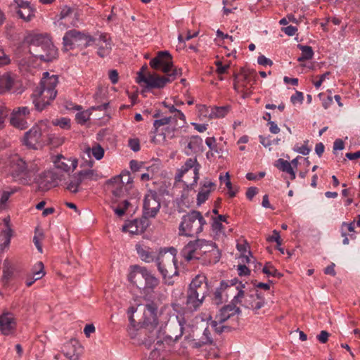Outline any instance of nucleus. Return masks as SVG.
<instances>
[{
	"label": "nucleus",
	"instance_id": "obj_1",
	"mask_svg": "<svg viewBox=\"0 0 360 360\" xmlns=\"http://www.w3.org/2000/svg\"><path fill=\"white\" fill-rule=\"evenodd\" d=\"M150 65L155 70H160L167 75V77L157 74H145L143 70H146L147 67H142L141 71L138 73L136 82L139 84L143 83L148 88H162L182 73L181 69L173 68L172 57L167 51L158 52L150 61Z\"/></svg>",
	"mask_w": 360,
	"mask_h": 360
},
{
	"label": "nucleus",
	"instance_id": "obj_2",
	"mask_svg": "<svg viewBox=\"0 0 360 360\" xmlns=\"http://www.w3.org/2000/svg\"><path fill=\"white\" fill-rule=\"evenodd\" d=\"M163 104L172 115L164 116L154 121L153 131H152L154 136L152 140L155 143L160 142V140L156 139L158 136H162V141L167 138L173 139L175 136V132L186 124V116L181 110L176 109L174 105H169L165 102Z\"/></svg>",
	"mask_w": 360,
	"mask_h": 360
},
{
	"label": "nucleus",
	"instance_id": "obj_3",
	"mask_svg": "<svg viewBox=\"0 0 360 360\" xmlns=\"http://www.w3.org/2000/svg\"><path fill=\"white\" fill-rule=\"evenodd\" d=\"M29 45V52L36 58L50 62L58 56V49L47 34L31 33L25 39Z\"/></svg>",
	"mask_w": 360,
	"mask_h": 360
},
{
	"label": "nucleus",
	"instance_id": "obj_4",
	"mask_svg": "<svg viewBox=\"0 0 360 360\" xmlns=\"http://www.w3.org/2000/svg\"><path fill=\"white\" fill-rule=\"evenodd\" d=\"M58 83L57 75L43 73L40 85L33 92V103L37 110L41 111L57 95L56 87Z\"/></svg>",
	"mask_w": 360,
	"mask_h": 360
},
{
	"label": "nucleus",
	"instance_id": "obj_5",
	"mask_svg": "<svg viewBox=\"0 0 360 360\" xmlns=\"http://www.w3.org/2000/svg\"><path fill=\"white\" fill-rule=\"evenodd\" d=\"M37 161H25L18 155L12 157L9 162V173L14 181L28 184L39 171Z\"/></svg>",
	"mask_w": 360,
	"mask_h": 360
},
{
	"label": "nucleus",
	"instance_id": "obj_6",
	"mask_svg": "<svg viewBox=\"0 0 360 360\" xmlns=\"http://www.w3.org/2000/svg\"><path fill=\"white\" fill-rule=\"evenodd\" d=\"M167 328H168V330L169 334L167 335V339L162 340L158 334L153 337V338H150L148 340H146L144 344L150 347L152 343L154 344V349L150 353V355L155 356L158 351H160L162 349V345H164V342H167V339L172 340L174 342L177 341L184 334H186V333L189 332L190 323H188V321L186 319L184 316H176V322L173 323H171L169 325H167Z\"/></svg>",
	"mask_w": 360,
	"mask_h": 360
},
{
	"label": "nucleus",
	"instance_id": "obj_7",
	"mask_svg": "<svg viewBox=\"0 0 360 360\" xmlns=\"http://www.w3.org/2000/svg\"><path fill=\"white\" fill-rule=\"evenodd\" d=\"M207 222L200 212L193 210L184 215L179 226V234L187 237H198Z\"/></svg>",
	"mask_w": 360,
	"mask_h": 360
},
{
	"label": "nucleus",
	"instance_id": "obj_8",
	"mask_svg": "<svg viewBox=\"0 0 360 360\" xmlns=\"http://www.w3.org/2000/svg\"><path fill=\"white\" fill-rule=\"evenodd\" d=\"M51 139L48 122L41 121L25 133L24 143L30 148L38 149L46 144H52Z\"/></svg>",
	"mask_w": 360,
	"mask_h": 360
},
{
	"label": "nucleus",
	"instance_id": "obj_9",
	"mask_svg": "<svg viewBox=\"0 0 360 360\" xmlns=\"http://www.w3.org/2000/svg\"><path fill=\"white\" fill-rule=\"evenodd\" d=\"M216 245L212 241L205 239H196L188 243L182 250V255L186 261L201 260L205 257Z\"/></svg>",
	"mask_w": 360,
	"mask_h": 360
},
{
	"label": "nucleus",
	"instance_id": "obj_10",
	"mask_svg": "<svg viewBox=\"0 0 360 360\" xmlns=\"http://www.w3.org/2000/svg\"><path fill=\"white\" fill-rule=\"evenodd\" d=\"M155 263L164 278L177 275L176 250L174 248L160 250L157 255Z\"/></svg>",
	"mask_w": 360,
	"mask_h": 360
},
{
	"label": "nucleus",
	"instance_id": "obj_11",
	"mask_svg": "<svg viewBox=\"0 0 360 360\" xmlns=\"http://www.w3.org/2000/svg\"><path fill=\"white\" fill-rule=\"evenodd\" d=\"M133 179L129 172H122L120 175L111 178L107 184L112 193V202H117V199L124 197L125 193L131 187Z\"/></svg>",
	"mask_w": 360,
	"mask_h": 360
},
{
	"label": "nucleus",
	"instance_id": "obj_12",
	"mask_svg": "<svg viewBox=\"0 0 360 360\" xmlns=\"http://www.w3.org/2000/svg\"><path fill=\"white\" fill-rule=\"evenodd\" d=\"M200 168L201 165L196 158H188L179 170L176 179L178 181H184L187 186H194L199 179Z\"/></svg>",
	"mask_w": 360,
	"mask_h": 360
},
{
	"label": "nucleus",
	"instance_id": "obj_13",
	"mask_svg": "<svg viewBox=\"0 0 360 360\" xmlns=\"http://www.w3.org/2000/svg\"><path fill=\"white\" fill-rule=\"evenodd\" d=\"M257 78L256 71L250 69H243L240 72L236 75L234 79V89L238 92L243 94V97L245 98L250 95V89L253 87Z\"/></svg>",
	"mask_w": 360,
	"mask_h": 360
},
{
	"label": "nucleus",
	"instance_id": "obj_14",
	"mask_svg": "<svg viewBox=\"0 0 360 360\" xmlns=\"http://www.w3.org/2000/svg\"><path fill=\"white\" fill-rule=\"evenodd\" d=\"M240 312L241 311L239 307L234 306L231 303L225 305L216 315L214 320L211 323V326L217 333H221L231 327L223 325V323L229 319H233L235 316L239 315Z\"/></svg>",
	"mask_w": 360,
	"mask_h": 360
},
{
	"label": "nucleus",
	"instance_id": "obj_15",
	"mask_svg": "<svg viewBox=\"0 0 360 360\" xmlns=\"http://www.w3.org/2000/svg\"><path fill=\"white\" fill-rule=\"evenodd\" d=\"M63 40V46L65 50L68 51L76 46L87 47L91 46L93 37L76 30H72L65 34Z\"/></svg>",
	"mask_w": 360,
	"mask_h": 360
},
{
	"label": "nucleus",
	"instance_id": "obj_16",
	"mask_svg": "<svg viewBox=\"0 0 360 360\" xmlns=\"http://www.w3.org/2000/svg\"><path fill=\"white\" fill-rule=\"evenodd\" d=\"M237 279L234 278L227 281H221L220 286L216 289L214 292L212 302L214 304L219 305L226 301L229 296L233 295L234 292L237 290L236 286Z\"/></svg>",
	"mask_w": 360,
	"mask_h": 360
},
{
	"label": "nucleus",
	"instance_id": "obj_17",
	"mask_svg": "<svg viewBox=\"0 0 360 360\" xmlns=\"http://www.w3.org/2000/svg\"><path fill=\"white\" fill-rule=\"evenodd\" d=\"M160 208V195L156 191L149 190L143 200V214L146 218L155 217Z\"/></svg>",
	"mask_w": 360,
	"mask_h": 360
},
{
	"label": "nucleus",
	"instance_id": "obj_18",
	"mask_svg": "<svg viewBox=\"0 0 360 360\" xmlns=\"http://www.w3.org/2000/svg\"><path fill=\"white\" fill-rule=\"evenodd\" d=\"M158 305L153 302H150L146 304L143 311L144 323L150 326L152 330L150 332L148 338H153L160 332V328L158 327Z\"/></svg>",
	"mask_w": 360,
	"mask_h": 360
},
{
	"label": "nucleus",
	"instance_id": "obj_19",
	"mask_svg": "<svg viewBox=\"0 0 360 360\" xmlns=\"http://www.w3.org/2000/svg\"><path fill=\"white\" fill-rule=\"evenodd\" d=\"M62 176L63 175L55 169L42 172L37 179L39 189L42 191L49 190L58 184V182L62 179Z\"/></svg>",
	"mask_w": 360,
	"mask_h": 360
},
{
	"label": "nucleus",
	"instance_id": "obj_20",
	"mask_svg": "<svg viewBox=\"0 0 360 360\" xmlns=\"http://www.w3.org/2000/svg\"><path fill=\"white\" fill-rule=\"evenodd\" d=\"M30 114V111L27 107L14 108L10 117L11 124L17 129H25L28 127L27 120Z\"/></svg>",
	"mask_w": 360,
	"mask_h": 360
},
{
	"label": "nucleus",
	"instance_id": "obj_21",
	"mask_svg": "<svg viewBox=\"0 0 360 360\" xmlns=\"http://www.w3.org/2000/svg\"><path fill=\"white\" fill-rule=\"evenodd\" d=\"M17 319L13 313L4 310L0 314V333L4 335H13L16 330Z\"/></svg>",
	"mask_w": 360,
	"mask_h": 360
},
{
	"label": "nucleus",
	"instance_id": "obj_22",
	"mask_svg": "<svg viewBox=\"0 0 360 360\" xmlns=\"http://www.w3.org/2000/svg\"><path fill=\"white\" fill-rule=\"evenodd\" d=\"M91 44L97 46V53L101 58L107 56L111 51L112 44L106 34H101L98 37H93Z\"/></svg>",
	"mask_w": 360,
	"mask_h": 360
},
{
	"label": "nucleus",
	"instance_id": "obj_23",
	"mask_svg": "<svg viewBox=\"0 0 360 360\" xmlns=\"http://www.w3.org/2000/svg\"><path fill=\"white\" fill-rule=\"evenodd\" d=\"M236 286L238 288L234 292L235 295H233V298L231 303L234 306L240 304V306L248 309V307H250V305L249 300V292H245L243 290L245 288V285L238 280Z\"/></svg>",
	"mask_w": 360,
	"mask_h": 360
},
{
	"label": "nucleus",
	"instance_id": "obj_24",
	"mask_svg": "<svg viewBox=\"0 0 360 360\" xmlns=\"http://www.w3.org/2000/svg\"><path fill=\"white\" fill-rule=\"evenodd\" d=\"M18 15L26 22H29L34 17L35 9L30 3L23 0H15Z\"/></svg>",
	"mask_w": 360,
	"mask_h": 360
},
{
	"label": "nucleus",
	"instance_id": "obj_25",
	"mask_svg": "<svg viewBox=\"0 0 360 360\" xmlns=\"http://www.w3.org/2000/svg\"><path fill=\"white\" fill-rule=\"evenodd\" d=\"M207 290L206 277L204 275H198L192 280L187 291L195 292L197 295L205 297Z\"/></svg>",
	"mask_w": 360,
	"mask_h": 360
},
{
	"label": "nucleus",
	"instance_id": "obj_26",
	"mask_svg": "<svg viewBox=\"0 0 360 360\" xmlns=\"http://www.w3.org/2000/svg\"><path fill=\"white\" fill-rule=\"evenodd\" d=\"M56 168L64 172L73 171L77 166V161L75 159L67 158L62 155H58L53 160Z\"/></svg>",
	"mask_w": 360,
	"mask_h": 360
},
{
	"label": "nucleus",
	"instance_id": "obj_27",
	"mask_svg": "<svg viewBox=\"0 0 360 360\" xmlns=\"http://www.w3.org/2000/svg\"><path fill=\"white\" fill-rule=\"evenodd\" d=\"M148 269L146 268L134 266L132 271L129 274V280L137 288L143 289Z\"/></svg>",
	"mask_w": 360,
	"mask_h": 360
},
{
	"label": "nucleus",
	"instance_id": "obj_28",
	"mask_svg": "<svg viewBox=\"0 0 360 360\" xmlns=\"http://www.w3.org/2000/svg\"><path fill=\"white\" fill-rule=\"evenodd\" d=\"M17 81L16 75L7 72L0 75V94L10 91Z\"/></svg>",
	"mask_w": 360,
	"mask_h": 360
},
{
	"label": "nucleus",
	"instance_id": "obj_29",
	"mask_svg": "<svg viewBox=\"0 0 360 360\" xmlns=\"http://www.w3.org/2000/svg\"><path fill=\"white\" fill-rule=\"evenodd\" d=\"M202 139L199 136H192L187 138V146L185 148V154L191 155L202 150Z\"/></svg>",
	"mask_w": 360,
	"mask_h": 360
},
{
	"label": "nucleus",
	"instance_id": "obj_30",
	"mask_svg": "<svg viewBox=\"0 0 360 360\" xmlns=\"http://www.w3.org/2000/svg\"><path fill=\"white\" fill-rule=\"evenodd\" d=\"M205 298L197 295L195 292L187 291L186 308L192 311L198 310L202 306Z\"/></svg>",
	"mask_w": 360,
	"mask_h": 360
},
{
	"label": "nucleus",
	"instance_id": "obj_31",
	"mask_svg": "<svg viewBox=\"0 0 360 360\" xmlns=\"http://www.w3.org/2000/svg\"><path fill=\"white\" fill-rule=\"evenodd\" d=\"M250 307L248 309L253 310L255 313L260 309L264 304V298L258 293L255 289L249 291Z\"/></svg>",
	"mask_w": 360,
	"mask_h": 360
},
{
	"label": "nucleus",
	"instance_id": "obj_32",
	"mask_svg": "<svg viewBox=\"0 0 360 360\" xmlns=\"http://www.w3.org/2000/svg\"><path fill=\"white\" fill-rule=\"evenodd\" d=\"M136 250L139 257L143 261L147 263L155 262L158 253L152 251L150 248L140 245H136Z\"/></svg>",
	"mask_w": 360,
	"mask_h": 360
},
{
	"label": "nucleus",
	"instance_id": "obj_33",
	"mask_svg": "<svg viewBox=\"0 0 360 360\" xmlns=\"http://www.w3.org/2000/svg\"><path fill=\"white\" fill-rule=\"evenodd\" d=\"M75 12L70 7H65L62 9L60 14V19L62 20L61 23L65 25H75L74 18Z\"/></svg>",
	"mask_w": 360,
	"mask_h": 360
},
{
	"label": "nucleus",
	"instance_id": "obj_34",
	"mask_svg": "<svg viewBox=\"0 0 360 360\" xmlns=\"http://www.w3.org/2000/svg\"><path fill=\"white\" fill-rule=\"evenodd\" d=\"M85 152L89 157L93 156L97 160H101L105 153L103 148L98 143H94L92 146H87L85 148Z\"/></svg>",
	"mask_w": 360,
	"mask_h": 360
},
{
	"label": "nucleus",
	"instance_id": "obj_35",
	"mask_svg": "<svg viewBox=\"0 0 360 360\" xmlns=\"http://www.w3.org/2000/svg\"><path fill=\"white\" fill-rule=\"evenodd\" d=\"M82 181V176H81L79 173L75 174L70 177L69 181L67 182L66 189L71 193H76L79 191V186Z\"/></svg>",
	"mask_w": 360,
	"mask_h": 360
},
{
	"label": "nucleus",
	"instance_id": "obj_36",
	"mask_svg": "<svg viewBox=\"0 0 360 360\" xmlns=\"http://www.w3.org/2000/svg\"><path fill=\"white\" fill-rule=\"evenodd\" d=\"M159 284V280L148 270L143 289L145 292L153 291Z\"/></svg>",
	"mask_w": 360,
	"mask_h": 360
},
{
	"label": "nucleus",
	"instance_id": "obj_37",
	"mask_svg": "<svg viewBox=\"0 0 360 360\" xmlns=\"http://www.w3.org/2000/svg\"><path fill=\"white\" fill-rule=\"evenodd\" d=\"M221 258V251L217 245H215L211 252L203 257L202 262L205 265H210L217 263Z\"/></svg>",
	"mask_w": 360,
	"mask_h": 360
},
{
	"label": "nucleus",
	"instance_id": "obj_38",
	"mask_svg": "<svg viewBox=\"0 0 360 360\" xmlns=\"http://www.w3.org/2000/svg\"><path fill=\"white\" fill-rule=\"evenodd\" d=\"M17 187H6L2 191L0 198V209H4L6 207L9 198L18 191Z\"/></svg>",
	"mask_w": 360,
	"mask_h": 360
},
{
	"label": "nucleus",
	"instance_id": "obj_39",
	"mask_svg": "<svg viewBox=\"0 0 360 360\" xmlns=\"http://www.w3.org/2000/svg\"><path fill=\"white\" fill-rule=\"evenodd\" d=\"M81 176H82V180H90V181H97L102 177V175L100 172L94 169H86L83 170L79 172Z\"/></svg>",
	"mask_w": 360,
	"mask_h": 360
},
{
	"label": "nucleus",
	"instance_id": "obj_40",
	"mask_svg": "<svg viewBox=\"0 0 360 360\" xmlns=\"http://www.w3.org/2000/svg\"><path fill=\"white\" fill-rule=\"evenodd\" d=\"M129 205V202L128 200H124L120 203H118V202L113 203V202H112L111 207L118 217H122Z\"/></svg>",
	"mask_w": 360,
	"mask_h": 360
},
{
	"label": "nucleus",
	"instance_id": "obj_41",
	"mask_svg": "<svg viewBox=\"0 0 360 360\" xmlns=\"http://www.w3.org/2000/svg\"><path fill=\"white\" fill-rule=\"evenodd\" d=\"M298 48L302 51V56L298 58V60L302 62L311 59L314 56V51L311 46L298 45Z\"/></svg>",
	"mask_w": 360,
	"mask_h": 360
},
{
	"label": "nucleus",
	"instance_id": "obj_42",
	"mask_svg": "<svg viewBox=\"0 0 360 360\" xmlns=\"http://www.w3.org/2000/svg\"><path fill=\"white\" fill-rule=\"evenodd\" d=\"M219 180L221 183H224L226 184V188L229 190V194L231 198H233L236 195V193L238 192V189L236 188H233L232 186V184L230 181V176L229 173H226L224 176H220Z\"/></svg>",
	"mask_w": 360,
	"mask_h": 360
},
{
	"label": "nucleus",
	"instance_id": "obj_43",
	"mask_svg": "<svg viewBox=\"0 0 360 360\" xmlns=\"http://www.w3.org/2000/svg\"><path fill=\"white\" fill-rule=\"evenodd\" d=\"M212 342V340L211 338L210 331L208 328H206L203 331L202 336L198 342H195V345L196 347H200L202 345L211 344Z\"/></svg>",
	"mask_w": 360,
	"mask_h": 360
},
{
	"label": "nucleus",
	"instance_id": "obj_44",
	"mask_svg": "<svg viewBox=\"0 0 360 360\" xmlns=\"http://www.w3.org/2000/svg\"><path fill=\"white\" fill-rule=\"evenodd\" d=\"M229 112V108L227 106L222 107H214L212 108L210 117L220 118L224 117Z\"/></svg>",
	"mask_w": 360,
	"mask_h": 360
},
{
	"label": "nucleus",
	"instance_id": "obj_45",
	"mask_svg": "<svg viewBox=\"0 0 360 360\" xmlns=\"http://www.w3.org/2000/svg\"><path fill=\"white\" fill-rule=\"evenodd\" d=\"M275 166L278 169L287 173L291 172V169L292 168L289 162L281 158L276 161Z\"/></svg>",
	"mask_w": 360,
	"mask_h": 360
},
{
	"label": "nucleus",
	"instance_id": "obj_46",
	"mask_svg": "<svg viewBox=\"0 0 360 360\" xmlns=\"http://www.w3.org/2000/svg\"><path fill=\"white\" fill-rule=\"evenodd\" d=\"M4 278L8 281L13 275V267L11 263L7 260H5L4 262Z\"/></svg>",
	"mask_w": 360,
	"mask_h": 360
},
{
	"label": "nucleus",
	"instance_id": "obj_47",
	"mask_svg": "<svg viewBox=\"0 0 360 360\" xmlns=\"http://www.w3.org/2000/svg\"><path fill=\"white\" fill-rule=\"evenodd\" d=\"M212 229L214 233V237H220L221 235H224V226L222 223L213 220Z\"/></svg>",
	"mask_w": 360,
	"mask_h": 360
},
{
	"label": "nucleus",
	"instance_id": "obj_48",
	"mask_svg": "<svg viewBox=\"0 0 360 360\" xmlns=\"http://www.w3.org/2000/svg\"><path fill=\"white\" fill-rule=\"evenodd\" d=\"M210 192V189L201 188L197 196L198 204L201 205L205 202L208 198Z\"/></svg>",
	"mask_w": 360,
	"mask_h": 360
},
{
	"label": "nucleus",
	"instance_id": "obj_49",
	"mask_svg": "<svg viewBox=\"0 0 360 360\" xmlns=\"http://www.w3.org/2000/svg\"><path fill=\"white\" fill-rule=\"evenodd\" d=\"M262 272L268 276H273L274 277H279L281 274L271 265L266 264L262 269Z\"/></svg>",
	"mask_w": 360,
	"mask_h": 360
},
{
	"label": "nucleus",
	"instance_id": "obj_50",
	"mask_svg": "<svg viewBox=\"0 0 360 360\" xmlns=\"http://www.w3.org/2000/svg\"><path fill=\"white\" fill-rule=\"evenodd\" d=\"M89 118V115L86 111H81L76 114L75 119L79 124H84Z\"/></svg>",
	"mask_w": 360,
	"mask_h": 360
},
{
	"label": "nucleus",
	"instance_id": "obj_51",
	"mask_svg": "<svg viewBox=\"0 0 360 360\" xmlns=\"http://www.w3.org/2000/svg\"><path fill=\"white\" fill-rule=\"evenodd\" d=\"M269 242H276L277 246H281L282 244V240L280 237L278 231L274 230L272 235L268 238Z\"/></svg>",
	"mask_w": 360,
	"mask_h": 360
},
{
	"label": "nucleus",
	"instance_id": "obj_52",
	"mask_svg": "<svg viewBox=\"0 0 360 360\" xmlns=\"http://www.w3.org/2000/svg\"><path fill=\"white\" fill-rule=\"evenodd\" d=\"M217 72L219 75L225 74L229 68V65H224L221 61H216Z\"/></svg>",
	"mask_w": 360,
	"mask_h": 360
},
{
	"label": "nucleus",
	"instance_id": "obj_53",
	"mask_svg": "<svg viewBox=\"0 0 360 360\" xmlns=\"http://www.w3.org/2000/svg\"><path fill=\"white\" fill-rule=\"evenodd\" d=\"M54 124L60 126L63 129H69L70 127V120L63 117L60 120H57Z\"/></svg>",
	"mask_w": 360,
	"mask_h": 360
},
{
	"label": "nucleus",
	"instance_id": "obj_54",
	"mask_svg": "<svg viewBox=\"0 0 360 360\" xmlns=\"http://www.w3.org/2000/svg\"><path fill=\"white\" fill-rule=\"evenodd\" d=\"M304 99V96L302 92L296 91V93L291 96L290 101L295 105L297 103H302Z\"/></svg>",
	"mask_w": 360,
	"mask_h": 360
},
{
	"label": "nucleus",
	"instance_id": "obj_55",
	"mask_svg": "<svg viewBox=\"0 0 360 360\" xmlns=\"http://www.w3.org/2000/svg\"><path fill=\"white\" fill-rule=\"evenodd\" d=\"M10 62L9 57L5 53L4 49L0 47V66L8 65Z\"/></svg>",
	"mask_w": 360,
	"mask_h": 360
},
{
	"label": "nucleus",
	"instance_id": "obj_56",
	"mask_svg": "<svg viewBox=\"0 0 360 360\" xmlns=\"http://www.w3.org/2000/svg\"><path fill=\"white\" fill-rule=\"evenodd\" d=\"M206 145L210 148L211 150H214L217 152V145H216V139L214 137H208L205 139Z\"/></svg>",
	"mask_w": 360,
	"mask_h": 360
},
{
	"label": "nucleus",
	"instance_id": "obj_57",
	"mask_svg": "<svg viewBox=\"0 0 360 360\" xmlns=\"http://www.w3.org/2000/svg\"><path fill=\"white\" fill-rule=\"evenodd\" d=\"M129 146L134 152H137L140 150L139 141L137 139H133L129 140Z\"/></svg>",
	"mask_w": 360,
	"mask_h": 360
},
{
	"label": "nucleus",
	"instance_id": "obj_58",
	"mask_svg": "<svg viewBox=\"0 0 360 360\" xmlns=\"http://www.w3.org/2000/svg\"><path fill=\"white\" fill-rule=\"evenodd\" d=\"M257 63L261 65H272L273 62L269 59L265 57L264 56L262 55L259 56L257 58Z\"/></svg>",
	"mask_w": 360,
	"mask_h": 360
},
{
	"label": "nucleus",
	"instance_id": "obj_59",
	"mask_svg": "<svg viewBox=\"0 0 360 360\" xmlns=\"http://www.w3.org/2000/svg\"><path fill=\"white\" fill-rule=\"evenodd\" d=\"M237 270L239 276H247L250 274L249 269L244 264L238 265Z\"/></svg>",
	"mask_w": 360,
	"mask_h": 360
},
{
	"label": "nucleus",
	"instance_id": "obj_60",
	"mask_svg": "<svg viewBox=\"0 0 360 360\" xmlns=\"http://www.w3.org/2000/svg\"><path fill=\"white\" fill-rule=\"evenodd\" d=\"M8 111L6 107H0V127L3 125L6 117L8 115Z\"/></svg>",
	"mask_w": 360,
	"mask_h": 360
},
{
	"label": "nucleus",
	"instance_id": "obj_61",
	"mask_svg": "<svg viewBox=\"0 0 360 360\" xmlns=\"http://www.w3.org/2000/svg\"><path fill=\"white\" fill-rule=\"evenodd\" d=\"M330 72H326L319 77V79L314 82V84L316 89H319L326 77L330 75Z\"/></svg>",
	"mask_w": 360,
	"mask_h": 360
},
{
	"label": "nucleus",
	"instance_id": "obj_62",
	"mask_svg": "<svg viewBox=\"0 0 360 360\" xmlns=\"http://www.w3.org/2000/svg\"><path fill=\"white\" fill-rule=\"evenodd\" d=\"M283 30L287 35L294 36L296 34L297 29L294 26L289 25L283 28Z\"/></svg>",
	"mask_w": 360,
	"mask_h": 360
},
{
	"label": "nucleus",
	"instance_id": "obj_63",
	"mask_svg": "<svg viewBox=\"0 0 360 360\" xmlns=\"http://www.w3.org/2000/svg\"><path fill=\"white\" fill-rule=\"evenodd\" d=\"M328 337L329 333L327 331L321 330L317 338L321 343H326L328 341Z\"/></svg>",
	"mask_w": 360,
	"mask_h": 360
},
{
	"label": "nucleus",
	"instance_id": "obj_64",
	"mask_svg": "<svg viewBox=\"0 0 360 360\" xmlns=\"http://www.w3.org/2000/svg\"><path fill=\"white\" fill-rule=\"evenodd\" d=\"M109 78L112 84H116L118 81V72L115 70H112L109 72Z\"/></svg>",
	"mask_w": 360,
	"mask_h": 360
}]
</instances>
